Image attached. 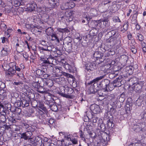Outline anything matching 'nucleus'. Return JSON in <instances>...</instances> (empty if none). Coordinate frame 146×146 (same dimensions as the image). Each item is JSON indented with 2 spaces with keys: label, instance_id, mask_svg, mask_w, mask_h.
Here are the masks:
<instances>
[{
  "label": "nucleus",
  "instance_id": "obj_35",
  "mask_svg": "<svg viewBox=\"0 0 146 146\" xmlns=\"http://www.w3.org/2000/svg\"><path fill=\"white\" fill-rule=\"evenodd\" d=\"M135 13L133 15L131 19V23L132 24H135L137 22V12L135 11Z\"/></svg>",
  "mask_w": 146,
  "mask_h": 146
},
{
  "label": "nucleus",
  "instance_id": "obj_34",
  "mask_svg": "<svg viewBox=\"0 0 146 146\" xmlns=\"http://www.w3.org/2000/svg\"><path fill=\"white\" fill-rule=\"evenodd\" d=\"M115 95L114 94H111L106 96V99L109 101L114 102L115 101Z\"/></svg>",
  "mask_w": 146,
  "mask_h": 146
},
{
  "label": "nucleus",
  "instance_id": "obj_13",
  "mask_svg": "<svg viewBox=\"0 0 146 146\" xmlns=\"http://www.w3.org/2000/svg\"><path fill=\"white\" fill-rule=\"evenodd\" d=\"M47 113V110H36V115L40 119H43L45 118Z\"/></svg>",
  "mask_w": 146,
  "mask_h": 146
},
{
  "label": "nucleus",
  "instance_id": "obj_55",
  "mask_svg": "<svg viewBox=\"0 0 146 146\" xmlns=\"http://www.w3.org/2000/svg\"><path fill=\"white\" fill-rule=\"evenodd\" d=\"M102 139L104 141H109L110 140L109 136L107 133H104L103 135L102 136Z\"/></svg>",
  "mask_w": 146,
  "mask_h": 146
},
{
  "label": "nucleus",
  "instance_id": "obj_57",
  "mask_svg": "<svg viewBox=\"0 0 146 146\" xmlns=\"http://www.w3.org/2000/svg\"><path fill=\"white\" fill-rule=\"evenodd\" d=\"M38 55L37 50H35L34 52V54H32L30 56L31 58L33 60H34L36 59L37 58L36 55Z\"/></svg>",
  "mask_w": 146,
  "mask_h": 146
},
{
  "label": "nucleus",
  "instance_id": "obj_63",
  "mask_svg": "<svg viewBox=\"0 0 146 146\" xmlns=\"http://www.w3.org/2000/svg\"><path fill=\"white\" fill-rule=\"evenodd\" d=\"M99 106L96 104H92L90 106V110H97L99 109Z\"/></svg>",
  "mask_w": 146,
  "mask_h": 146
},
{
  "label": "nucleus",
  "instance_id": "obj_6",
  "mask_svg": "<svg viewBox=\"0 0 146 146\" xmlns=\"http://www.w3.org/2000/svg\"><path fill=\"white\" fill-rule=\"evenodd\" d=\"M38 107L42 110H47L49 108L50 110H58L57 106L53 102H50L48 101L44 102V104L40 103Z\"/></svg>",
  "mask_w": 146,
  "mask_h": 146
},
{
  "label": "nucleus",
  "instance_id": "obj_5",
  "mask_svg": "<svg viewBox=\"0 0 146 146\" xmlns=\"http://www.w3.org/2000/svg\"><path fill=\"white\" fill-rule=\"evenodd\" d=\"M38 83L39 84L38 86H37V83L34 84V89L40 93H44L45 91L44 87L46 86V81L39 79V81Z\"/></svg>",
  "mask_w": 146,
  "mask_h": 146
},
{
  "label": "nucleus",
  "instance_id": "obj_26",
  "mask_svg": "<svg viewBox=\"0 0 146 146\" xmlns=\"http://www.w3.org/2000/svg\"><path fill=\"white\" fill-rule=\"evenodd\" d=\"M104 118L105 120L113 119V116L110 111L106 110L104 113Z\"/></svg>",
  "mask_w": 146,
  "mask_h": 146
},
{
  "label": "nucleus",
  "instance_id": "obj_59",
  "mask_svg": "<svg viewBox=\"0 0 146 146\" xmlns=\"http://www.w3.org/2000/svg\"><path fill=\"white\" fill-rule=\"evenodd\" d=\"M130 49L132 52L134 54H135L137 52V50L136 47L133 45L130 46Z\"/></svg>",
  "mask_w": 146,
  "mask_h": 146
},
{
  "label": "nucleus",
  "instance_id": "obj_52",
  "mask_svg": "<svg viewBox=\"0 0 146 146\" xmlns=\"http://www.w3.org/2000/svg\"><path fill=\"white\" fill-rule=\"evenodd\" d=\"M66 3L67 4V5H68V9H70L74 8L75 6V4L73 2L69 1V2L67 1Z\"/></svg>",
  "mask_w": 146,
  "mask_h": 146
},
{
  "label": "nucleus",
  "instance_id": "obj_49",
  "mask_svg": "<svg viewBox=\"0 0 146 146\" xmlns=\"http://www.w3.org/2000/svg\"><path fill=\"white\" fill-rule=\"evenodd\" d=\"M41 55V56L40 57V60L42 61V63L43 64H48L47 58L43 56H45L44 55Z\"/></svg>",
  "mask_w": 146,
  "mask_h": 146
},
{
  "label": "nucleus",
  "instance_id": "obj_27",
  "mask_svg": "<svg viewBox=\"0 0 146 146\" xmlns=\"http://www.w3.org/2000/svg\"><path fill=\"white\" fill-rule=\"evenodd\" d=\"M35 146H41L42 144V138L39 136H37L35 137Z\"/></svg>",
  "mask_w": 146,
  "mask_h": 146
},
{
  "label": "nucleus",
  "instance_id": "obj_23",
  "mask_svg": "<svg viewBox=\"0 0 146 146\" xmlns=\"http://www.w3.org/2000/svg\"><path fill=\"white\" fill-rule=\"evenodd\" d=\"M36 6V5L35 3L29 4L27 5V7L25 8V11L29 12L34 11Z\"/></svg>",
  "mask_w": 146,
  "mask_h": 146
},
{
  "label": "nucleus",
  "instance_id": "obj_64",
  "mask_svg": "<svg viewBox=\"0 0 146 146\" xmlns=\"http://www.w3.org/2000/svg\"><path fill=\"white\" fill-rule=\"evenodd\" d=\"M44 72V71L42 70L38 69L36 71V74L38 76H42L43 75V73Z\"/></svg>",
  "mask_w": 146,
  "mask_h": 146
},
{
  "label": "nucleus",
  "instance_id": "obj_47",
  "mask_svg": "<svg viewBox=\"0 0 146 146\" xmlns=\"http://www.w3.org/2000/svg\"><path fill=\"white\" fill-rule=\"evenodd\" d=\"M20 129L21 127L19 125H13L12 126L11 130L13 131H20Z\"/></svg>",
  "mask_w": 146,
  "mask_h": 146
},
{
  "label": "nucleus",
  "instance_id": "obj_4",
  "mask_svg": "<svg viewBox=\"0 0 146 146\" xmlns=\"http://www.w3.org/2000/svg\"><path fill=\"white\" fill-rule=\"evenodd\" d=\"M35 95L34 93L29 92L27 95H24V97H22L21 100L22 106L23 107H28L29 105V103L33 100H34Z\"/></svg>",
  "mask_w": 146,
  "mask_h": 146
},
{
  "label": "nucleus",
  "instance_id": "obj_45",
  "mask_svg": "<svg viewBox=\"0 0 146 146\" xmlns=\"http://www.w3.org/2000/svg\"><path fill=\"white\" fill-rule=\"evenodd\" d=\"M76 39L78 40V42H79L78 43H77L75 46H76V48H78L79 44L80 43L82 40V37H81L79 33H76L75 36Z\"/></svg>",
  "mask_w": 146,
  "mask_h": 146
},
{
  "label": "nucleus",
  "instance_id": "obj_31",
  "mask_svg": "<svg viewBox=\"0 0 146 146\" xmlns=\"http://www.w3.org/2000/svg\"><path fill=\"white\" fill-rule=\"evenodd\" d=\"M63 67L66 70H68L69 72L72 73L74 72V68L68 64L64 63L63 65Z\"/></svg>",
  "mask_w": 146,
  "mask_h": 146
},
{
  "label": "nucleus",
  "instance_id": "obj_18",
  "mask_svg": "<svg viewBox=\"0 0 146 146\" xmlns=\"http://www.w3.org/2000/svg\"><path fill=\"white\" fill-rule=\"evenodd\" d=\"M60 90H62L64 93L68 94H71L74 93V90L73 89L67 86L66 87H61L60 88Z\"/></svg>",
  "mask_w": 146,
  "mask_h": 146
},
{
  "label": "nucleus",
  "instance_id": "obj_14",
  "mask_svg": "<svg viewBox=\"0 0 146 146\" xmlns=\"http://www.w3.org/2000/svg\"><path fill=\"white\" fill-rule=\"evenodd\" d=\"M123 77L121 76H119L113 81L111 82L113 86V89L115 87H120L122 85L121 82L122 80Z\"/></svg>",
  "mask_w": 146,
  "mask_h": 146
},
{
  "label": "nucleus",
  "instance_id": "obj_30",
  "mask_svg": "<svg viewBox=\"0 0 146 146\" xmlns=\"http://www.w3.org/2000/svg\"><path fill=\"white\" fill-rule=\"evenodd\" d=\"M99 90V89L98 86L96 88L94 86H90L89 89L88 90V92L90 94H94Z\"/></svg>",
  "mask_w": 146,
  "mask_h": 146
},
{
  "label": "nucleus",
  "instance_id": "obj_43",
  "mask_svg": "<svg viewBox=\"0 0 146 146\" xmlns=\"http://www.w3.org/2000/svg\"><path fill=\"white\" fill-rule=\"evenodd\" d=\"M129 23L127 22V23L124 24L123 27L121 28V32L122 33H124L128 29Z\"/></svg>",
  "mask_w": 146,
  "mask_h": 146
},
{
  "label": "nucleus",
  "instance_id": "obj_32",
  "mask_svg": "<svg viewBox=\"0 0 146 146\" xmlns=\"http://www.w3.org/2000/svg\"><path fill=\"white\" fill-rule=\"evenodd\" d=\"M5 121L6 124H8L11 126L14 125L13 124L15 123L16 122L15 119L11 117L6 119Z\"/></svg>",
  "mask_w": 146,
  "mask_h": 146
},
{
  "label": "nucleus",
  "instance_id": "obj_54",
  "mask_svg": "<svg viewBox=\"0 0 146 146\" xmlns=\"http://www.w3.org/2000/svg\"><path fill=\"white\" fill-rule=\"evenodd\" d=\"M46 86H47L48 87H51L53 85V83L52 80H49L46 81Z\"/></svg>",
  "mask_w": 146,
  "mask_h": 146
},
{
  "label": "nucleus",
  "instance_id": "obj_42",
  "mask_svg": "<svg viewBox=\"0 0 146 146\" xmlns=\"http://www.w3.org/2000/svg\"><path fill=\"white\" fill-rule=\"evenodd\" d=\"M128 59V56L125 55H122L121 56L120 60L123 63H127Z\"/></svg>",
  "mask_w": 146,
  "mask_h": 146
},
{
  "label": "nucleus",
  "instance_id": "obj_1",
  "mask_svg": "<svg viewBox=\"0 0 146 146\" xmlns=\"http://www.w3.org/2000/svg\"><path fill=\"white\" fill-rule=\"evenodd\" d=\"M108 38L105 39L106 43L110 44V46H113L118 43L121 37L119 33L117 30H112L106 34Z\"/></svg>",
  "mask_w": 146,
  "mask_h": 146
},
{
  "label": "nucleus",
  "instance_id": "obj_51",
  "mask_svg": "<svg viewBox=\"0 0 146 146\" xmlns=\"http://www.w3.org/2000/svg\"><path fill=\"white\" fill-rule=\"evenodd\" d=\"M137 40L141 42L144 40V37L140 33H137L136 37Z\"/></svg>",
  "mask_w": 146,
  "mask_h": 146
},
{
  "label": "nucleus",
  "instance_id": "obj_60",
  "mask_svg": "<svg viewBox=\"0 0 146 146\" xmlns=\"http://www.w3.org/2000/svg\"><path fill=\"white\" fill-rule=\"evenodd\" d=\"M4 110H11V105L10 104H7L5 105L4 107L3 106L2 107Z\"/></svg>",
  "mask_w": 146,
  "mask_h": 146
},
{
  "label": "nucleus",
  "instance_id": "obj_41",
  "mask_svg": "<svg viewBox=\"0 0 146 146\" xmlns=\"http://www.w3.org/2000/svg\"><path fill=\"white\" fill-rule=\"evenodd\" d=\"M61 68L60 67H58L57 66H55L53 73H55L56 74L59 76L61 75V71H62L61 70Z\"/></svg>",
  "mask_w": 146,
  "mask_h": 146
},
{
  "label": "nucleus",
  "instance_id": "obj_29",
  "mask_svg": "<svg viewBox=\"0 0 146 146\" xmlns=\"http://www.w3.org/2000/svg\"><path fill=\"white\" fill-rule=\"evenodd\" d=\"M74 11H66L64 13L65 16L66 17L68 18V19L70 21L72 20L73 17L72 15L74 14Z\"/></svg>",
  "mask_w": 146,
  "mask_h": 146
},
{
  "label": "nucleus",
  "instance_id": "obj_24",
  "mask_svg": "<svg viewBox=\"0 0 146 146\" xmlns=\"http://www.w3.org/2000/svg\"><path fill=\"white\" fill-rule=\"evenodd\" d=\"M90 37V35L89 34L83 36L81 41L82 45L83 46H86L87 44V43L90 41V39L89 38Z\"/></svg>",
  "mask_w": 146,
  "mask_h": 146
},
{
  "label": "nucleus",
  "instance_id": "obj_62",
  "mask_svg": "<svg viewBox=\"0 0 146 146\" xmlns=\"http://www.w3.org/2000/svg\"><path fill=\"white\" fill-rule=\"evenodd\" d=\"M141 116L143 117L142 119L144 121V122H145V124L146 123V111H143L141 114Z\"/></svg>",
  "mask_w": 146,
  "mask_h": 146
},
{
  "label": "nucleus",
  "instance_id": "obj_9",
  "mask_svg": "<svg viewBox=\"0 0 146 146\" xmlns=\"http://www.w3.org/2000/svg\"><path fill=\"white\" fill-rule=\"evenodd\" d=\"M41 20L50 25H53L55 22L53 17L51 15L49 16L47 14L43 15L41 17Z\"/></svg>",
  "mask_w": 146,
  "mask_h": 146
},
{
  "label": "nucleus",
  "instance_id": "obj_37",
  "mask_svg": "<svg viewBox=\"0 0 146 146\" xmlns=\"http://www.w3.org/2000/svg\"><path fill=\"white\" fill-rule=\"evenodd\" d=\"M97 29H92L90 31V34H88L90 35V36H91L92 38V36L97 35L98 32Z\"/></svg>",
  "mask_w": 146,
  "mask_h": 146
},
{
  "label": "nucleus",
  "instance_id": "obj_2",
  "mask_svg": "<svg viewBox=\"0 0 146 146\" xmlns=\"http://www.w3.org/2000/svg\"><path fill=\"white\" fill-rule=\"evenodd\" d=\"M23 66V68L22 66H21V68L17 65V64L15 62L11 63L10 64V68L8 69L6 73L7 75H9L10 76H12L13 75L16 73L17 76L20 78L21 79L24 78L23 74L22 73L23 69L25 68L23 65L22 64Z\"/></svg>",
  "mask_w": 146,
  "mask_h": 146
},
{
  "label": "nucleus",
  "instance_id": "obj_7",
  "mask_svg": "<svg viewBox=\"0 0 146 146\" xmlns=\"http://www.w3.org/2000/svg\"><path fill=\"white\" fill-rule=\"evenodd\" d=\"M63 47L65 50L68 52H71L72 49V39L70 37L66 38L63 42Z\"/></svg>",
  "mask_w": 146,
  "mask_h": 146
},
{
  "label": "nucleus",
  "instance_id": "obj_44",
  "mask_svg": "<svg viewBox=\"0 0 146 146\" xmlns=\"http://www.w3.org/2000/svg\"><path fill=\"white\" fill-rule=\"evenodd\" d=\"M134 68L131 66H127L126 68V71L129 75L131 74L133 71Z\"/></svg>",
  "mask_w": 146,
  "mask_h": 146
},
{
  "label": "nucleus",
  "instance_id": "obj_48",
  "mask_svg": "<svg viewBox=\"0 0 146 146\" xmlns=\"http://www.w3.org/2000/svg\"><path fill=\"white\" fill-rule=\"evenodd\" d=\"M48 64H53V62L54 60V57L51 54L47 58Z\"/></svg>",
  "mask_w": 146,
  "mask_h": 146
},
{
  "label": "nucleus",
  "instance_id": "obj_58",
  "mask_svg": "<svg viewBox=\"0 0 146 146\" xmlns=\"http://www.w3.org/2000/svg\"><path fill=\"white\" fill-rule=\"evenodd\" d=\"M58 30L59 32H60L62 33H63L64 32L68 33L69 31L68 28L67 27L64 29L59 28Z\"/></svg>",
  "mask_w": 146,
  "mask_h": 146
},
{
  "label": "nucleus",
  "instance_id": "obj_12",
  "mask_svg": "<svg viewBox=\"0 0 146 146\" xmlns=\"http://www.w3.org/2000/svg\"><path fill=\"white\" fill-rule=\"evenodd\" d=\"M105 76L106 75L105 74L96 77L88 82V85H91V86H95L96 88L97 86H98V81H100L101 80H102L105 78Z\"/></svg>",
  "mask_w": 146,
  "mask_h": 146
},
{
  "label": "nucleus",
  "instance_id": "obj_50",
  "mask_svg": "<svg viewBox=\"0 0 146 146\" xmlns=\"http://www.w3.org/2000/svg\"><path fill=\"white\" fill-rule=\"evenodd\" d=\"M100 50L103 52H105L106 50H108V48H107V46H105L104 44H102L100 46Z\"/></svg>",
  "mask_w": 146,
  "mask_h": 146
},
{
  "label": "nucleus",
  "instance_id": "obj_38",
  "mask_svg": "<svg viewBox=\"0 0 146 146\" xmlns=\"http://www.w3.org/2000/svg\"><path fill=\"white\" fill-rule=\"evenodd\" d=\"M58 94L61 96L67 98L71 99L72 98V95H69L68 94H67L64 93L62 90H60V92H59Z\"/></svg>",
  "mask_w": 146,
  "mask_h": 146
},
{
  "label": "nucleus",
  "instance_id": "obj_56",
  "mask_svg": "<svg viewBox=\"0 0 146 146\" xmlns=\"http://www.w3.org/2000/svg\"><path fill=\"white\" fill-rule=\"evenodd\" d=\"M125 93L124 92H123L120 94L119 100L121 101V102H123L125 100Z\"/></svg>",
  "mask_w": 146,
  "mask_h": 146
},
{
  "label": "nucleus",
  "instance_id": "obj_36",
  "mask_svg": "<svg viewBox=\"0 0 146 146\" xmlns=\"http://www.w3.org/2000/svg\"><path fill=\"white\" fill-rule=\"evenodd\" d=\"M45 31L46 34L48 36L51 35L54 32L53 28L52 27L48 28L46 29Z\"/></svg>",
  "mask_w": 146,
  "mask_h": 146
},
{
  "label": "nucleus",
  "instance_id": "obj_11",
  "mask_svg": "<svg viewBox=\"0 0 146 146\" xmlns=\"http://www.w3.org/2000/svg\"><path fill=\"white\" fill-rule=\"evenodd\" d=\"M10 53L11 50L9 45H5L4 47L2 48L0 52L1 56L3 57L7 56Z\"/></svg>",
  "mask_w": 146,
  "mask_h": 146
},
{
  "label": "nucleus",
  "instance_id": "obj_21",
  "mask_svg": "<svg viewBox=\"0 0 146 146\" xmlns=\"http://www.w3.org/2000/svg\"><path fill=\"white\" fill-rule=\"evenodd\" d=\"M133 105V100L132 98H129L124 106L125 109V110H131Z\"/></svg>",
  "mask_w": 146,
  "mask_h": 146
},
{
  "label": "nucleus",
  "instance_id": "obj_16",
  "mask_svg": "<svg viewBox=\"0 0 146 146\" xmlns=\"http://www.w3.org/2000/svg\"><path fill=\"white\" fill-rule=\"evenodd\" d=\"M99 27L104 28L108 27L109 25L108 20V19H102L98 20Z\"/></svg>",
  "mask_w": 146,
  "mask_h": 146
},
{
  "label": "nucleus",
  "instance_id": "obj_53",
  "mask_svg": "<svg viewBox=\"0 0 146 146\" xmlns=\"http://www.w3.org/2000/svg\"><path fill=\"white\" fill-rule=\"evenodd\" d=\"M50 36H51V40H57V41H59V38L58 37L56 34L54 32Z\"/></svg>",
  "mask_w": 146,
  "mask_h": 146
},
{
  "label": "nucleus",
  "instance_id": "obj_22",
  "mask_svg": "<svg viewBox=\"0 0 146 146\" xmlns=\"http://www.w3.org/2000/svg\"><path fill=\"white\" fill-rule=\"evenodd\" d=\"M59 0L56 1H52L50 2L48 1V0H46V6L49 7L51 8H54L58 6L59 3L58 2Z\"/></svg>",
  "mask_w": 146,
  "mask_h": 146
},
{
  "label": "nucleus",
  "instance_id": "obj_20",
  "mask_svg": "<svg viewBox=\"0 0 146 146\" xmlns=\"http://www.w3.org/2000/svg\"><path fill=\"white\" fill-rule=\"evenodd\" d=\"M21 138L24 139L25 140H27L28 139H30L33 135L32 132L31 131H27L23 133L20 134Z\"/></svg>",
  "mask_w": 146,
  "mask_h": 146
},
{
  "label": "nucleus",
  "instance_id": "obj_3",
  "mask_svg": "<svg viewBox=\"0 0 146 146\" xmlns=\"http://www.w3.org/2000/svg\"><path fill=\"white\" fill-rule=\"evenodd\" d=\"M110 80L107 79L98 81V85L99 90H104L105 92L112 91L113 89V86Z\"/></svg>",
  "mask_w": 146,
  "mask_h": 146
},
{
  "label": "nucleus",
  "instance_id": "obj_10",
  "mask_svg": "<svg viewBox=\"0 0 146 146\" xmlns=\"http://www.w3.org/2000/svg\"><path fill=\"white\" fill-rule=\"evenodd\" d=\"M144 83V81H138L137 82L132 83L133 86L132 88L134 90L137 92L142 88Z\"/></svg>",
  "mask_w": 146,
  "mask_h": 146
},
{
  "label": "nucleus",
  "instance_id": "obj_17",
  "mask_svg": "<svg viewBox=\"0 0 146 146\" xmlns=\"http://www.w3.org/2000/svg\"><path fill=\"white\" fill-rule=\"evenodd\" d=\"M96 68V65L94 63H89L86 65L85 69L87 71H92Z\"/></svg>",
  "mask_w": 146,
  "mask_h": 146
},
{
  "label": "nucleus",
  "instance_id": "obj_19",
  "mask_svg": "<svg viewBox=\"0 0 146 146\" xmlns=\"http://www.w3.org/2000/svg\"><path fill=\"white\" fill-rule=\"evenodd\" d=\"M47 46L48 45L42 46H38V47L40 55H47L46 48H47Z\"/></svg>",
  "mask_w": 146,
  "mask_h": 146
},
{
  "label": "nucleus",
  "instance_id": "obj_46",
  "mask_svg": "<svg viewBox=\"0 0 146 146\" xmlns=\"http://www.w3.org/2000/svg\"><path fill=\"white\" fill-rule=\"evenodd\" d=\"M107 123L106 125L108 128H112L114 126V124L113 123V119H108L107 120Z\"/></svg>",
  "mask_w": 146,
  "mask_h": 146
},
{
  "label": "nucleus",
  "instance_id": "obj_61",
  "mask_svg": "<svg viewBox=\"0 0 146 146\" xmlns=\"http://www.w3.org/2000/svg\"><path fill=\"white\" fill-rule=\"evenodd\" d=\"M13 31L11 29H8L7 31H5V35H7L8 38L10 37V33H11Z\"/></svg>",
  "mask_w": 146,
  "mask_h": 146
},
{
  "label": "nucleus",
  "instance_id": "obj_40",
  "mask_svg": "<svg viewBox=\"0 0 146 146\" xmlns=\"http://www.w3.org/2000/svg\"><path fill=\"white\" fill-rule=\"evenodd\" d=\"M55 66H52L50 64L47 65L46 66V70L49 72L53 73Z\"/></svg>",
  "mask_w": 146,
  "mask_h": 146
},
{
  "label": "nucleus",
  "instance_id": "obj_33",
  "mask_svg": "<svg viewBox=\"0 0 146 146\" xmlns=\"http://www.w3.org/2000/svg\"><path fill=\"white\" fill-rule=\"evenodd\" d=\"M90 25L93 29H99L98 20L92 21L91 22Z\"/></svg>",
  "mask_w": 146,
  "mask_h": 146
},
{
  "label": "nucleus",
  "instance_id": "obj_15",
  "mask_svg": "<svg viewBox=\"0 0 146 146\" xmlns=\"http://www.w3.org/2000/svg\"><path fill=\"white\" fill-rule=\"evenodd\" d=\"M31 27L32 32L34 33H38L39 34H40L42 33L43 29L41 27L36 25H32Z\"/></svg>",
  "mask_w": 146,
  "mask_h": 146
},
{
  "label": "nucleus",
  "instance_id": "obj_25",
  "mask_svg": "<svg viewBox=\"0 0 146 146\" xmlns=\"http://www.w3.org/2000/svg\"><path fill=\"white\" fill-rule=\"evenodd\" d=\"M25 0H11L12 4L16 7H18L21 5H23L24 4L23 1Z\"/></svg>",
  "mask_w": 146,
  "mask_h": 146
},
{
  "label": "nucleus",
  "instance_id": "obj_8",
  "mask_svg": "<svg viewBox=\"0 0 146 146\" xmlns=\"http://www.w3.org/2000/svg\"><path fill=\"white\" fill-rule=\"evenodd\" d=\"M145 122H143L141 124L137 123L135 124L133 126V130L136 132H141L145 131L146 129Z\"/></svg>",
  "mask_w": 146,
  "mask_h": 146
},
{
  "label": "nucleus",
  "instance_id": "obj_39",
  "mask_svg": "<svg viewBox=\"0 0 146 146\" xmlns=\"http://www.w3.org/2000/svg\"><path fill=\"white\" fill-rule=\"evenodd\" d=\"M82 16L83 18L86 19V23H88L89 21L91 19V18L87 13L84 12L83 13Z\"/></svg>",
  "mask_w": 146,
  "mask_h": 146
},
{
  "label": "nucleus",
  "instance_id": "obj_28",
  "mask_svg": "<svg viewBox=\"0 0 146 146\" xmlns=\"http://www.w3.org/2000/svg\"><path fill=\"white\" fill-rule=\"evenodd\" d=\"M103 56V53L98 51L95 52L93 54V57L95 58L96 60H98V59L102 58Z\"/></svg>",
  "mask_w": 146,
  "mask_h": 146
}]
</instances>
